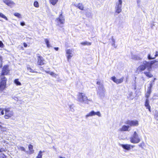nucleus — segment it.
<instances>
[{"instance_id": "nucleus-1", "label": "nucleus", "mask_w": 158, "mask_h": 158, "mask_svg": "<svg viewBox=\"0 0 158 158\" xmlns=\"http://www.w3.org/2000/svg\"><path fill=\"white\" fill-rule=\"evenodd\" d=\"M9 71L8 65H5L3 67L1 74V76H2L1 77V81L0 82V90H3L6 87L7 79L4 76L7 75Z\"/></svg>"}, {"instance_id": "nucleus-2", "label": "nucleus", "mask_w": 158, "mask_h": 158, "mask_svg": "<svg viewBox=\"0 0 158 158\" xmlns=\"http://www.w3.org/2000/svg\"><path fill=\"white\" fill-rule=\"evenodd\" d=\"M156 62H158V59L149 62L144 61L142 64L139 66V68L141 71L144 70L146 68H148L149 69H151L152 65Z\"/></svg>"}, {"instance_id": "nucleus-3", "label": "nucleus", "mask_w": 158, "mask_h": 158, "mask_svg": "<svg viewBox=\"0 0 158 158\" xmlns=\"http://www.w3.org/2000/svg\"><path fill=\"white\" fill-rule=\"evenodd\" d=\"M97 84L98 85V89H97V94L100 98H102L105 96V93L106 90L103 85L101 83L100 81H98L97 82Z\"/></svg>"}, {"instance_id": "nucleus-4", "label": "nucleus", "mask_w": 158, "mask_h": 158, "mask_svg": "<svg viewBox=\"0 0 158 158\" xmlns=\"http://www.w3.org/2000/svg\"><path fill=\"white\" fill-rule=\"evenodd\" d=\"M77 101L80 102L89 104V102L90 101L88 99L85 94L82 93H80L77 97Z\"/></svg>"}, {"instance_id": "nucleus-5", "label": "nucleus", "mask_w": 158, "mask_h": 158, "mask_svg": "<svg viewBox=\"0 0 158 158\" xmlns=\"http://www.w3.org/2000/svg\"><path fill=\"white\" fill-rule=\"evenodd\" d=\"M140 141V139L136 131H135L132 137L130 138V141L134 143H139Z\"/></svg>"}, {"instance_id": "nucleus-6", "label": "nucleus", "mask_w": 158, "mask_h": 158, "mask_svg": "<svg viewBox=\"0 0 158 158\" xmlns=\"http://www.w3.org/2000/svg\"><path fill=\"white\" fill-rule=\"evenodd\" d=\"M125 123L129 125V126H138L139 125L138 121L136 120H128L125 122Z\"/></svg>"}, {"instance_id": "nucleus-7", "label": "nucleus", "mask_w": 158, "mask_h": 158, "mask_svg": "<svg viewBox=\"0 0 158 158\" xmlns=\"http://www.w3.org/2000/svg\"><path fill=\"white\" fill-rule=\"evenodd\" d=\"M5 114L4 117L6 119H8L13 115V111H10L9 108L5 109Z\"/></svg>"}, {"instance_id": "nucleus-8", "label": "nucleus", "mask_w": 158, "mask_h": 158, "mask_svg": "<svg viewBox=\"0 0 158 158\" xmlns=\"http://www.w3.org/2000/svg\"><path fill=\"white\" fill-rule=\"evenodd\" d=\"M118 3L116 7V12L118 13H120L122 11L121 7L122 5V0H118Z\"/></svg>"}, {"instance_id": "nucleus-9", "label": "nucleus", "mask_w": 158, "mask_h": 158, "mask_svg": "<svg viewBox=\"0 0 158 158\" xmlns=\"http://www.w3.org/2000/svg\"><path fill=\"white\" fill-rule=\"evenodd\" d=\"M124 78L122 77L119 79H117L115 76L111 77V80L117 84H120L123 81Z\"/></svg>"}, {"instance_id": "nucleus-10", "label": "nucleus", "mask_w": 158, "mask_h": 158, "mask_svg": "<svg viewBox=\"0 0 158 158\" xmlns=\"http://www.w3.org/2000/svg\"><path fill=\"white\" fill-rule=\"evenodd\" d=\"M45 61L43 57L40 56H38L37 63L38 65H42L45 64Z\"/></svg>"}, {"instance_id": "nucleus-11", "label": "nucleus", "mask_w": 158, "mask_h": 158, "mask_svg": "<svg viewBox=\"0 0 158 158\" xmlns=\"http://www.w3.org/2000/svg\"><path fill=\"white\" fill-rule=\"evenodd\" d=\"M152 87V83H151L149 84V86L148 87L147 89V91L145 94V97L147 98H148L150 95L152 91L151 89Z\"/></svg>"}, {"instance_id": "nucleus-12", "label": "nucleus", "mask_w": 158, "mask_h": 158, "mask_svg": "<svg viewBox=\"0 0 158 158\" xmlns=\"http://www.w3.org/2000/svg\"><path fill=\"white\" fill-rule=\"evenodd\" d=\"M72 50L70 49H68L66 51V53L68 60L69 61V60L73 56V54L72 53Z\"/></svg>"}, {"instance_id": "nucleus-13", "label": "nucleus", "mask_w": 158, "mask_h": 158, "mask_svg": "<svg viewBox=\"0 0 158 158\" xmlns=\"http://www.w3.org/2000/svg\"><path fill=\"white\" fill-rule=\"evenodd\" d=\"M119 145L121 146L124 149L127 151L130 150L131 149V145L130 144H119Z\"/></svg>"}, {"instance_id": "nucleus-14", "label": "nucleus", "mask_w": 158, "mask_h": 158, "mask_svg": "<svg viewBox=\"0 0 158 158\" xmlns=\"http://www.w3.org/2000/svg\"><path fill=\"white\" fill-rule=\"evenodd\" d=\"M145 106L146 107L147 109H148L149 111L150 112H151V107L149 104V101L148 98H147L145 102Z\"/></svg>"}, {"instance_id": "nucleus-15", "label": "nucleus", "mask_w": 158, "mask_h": 158, "mask_svg": "<svg viewBox=\"0 0 158 158\" xmlns=\"http://www.w3.org/2000/svg\"><path fill=\"white\" fill-rule=\"evenodd\" d=\"M129 127L130 126L129 125H124L122 126V128L120 129V131H128Z\"/></svg>"}, {"instance_id": "nucleus-16", "label": "nucleus", "mask_w": 158, "mask_h": 158, "mask_svg": "<svg viewBox=\"0 0 158 158\" xmlns=\"http://www.w3.org/2000/svg\"><path fill=\"white\" fill-rule=\"evenodd\" d=\"M57 21L59 22L60 23H63L64 21V17L62 16V14H61L59 17L57 19Z\"/></svg>"}, {"instance_id": "nucleus-17", "label": "nucleus", "mask_w": 158, "mask_h": 158, "mask_svg": "<svg viewBox=\"0 0 158 158\" xmlns=\"http://www.w3.org/2000/svg\"><path fill=\"white\" fill-rule=\"evenodd\" d=\"M3 2L8 6H10L14 3L11 0H3Z\"/></svg>"}, {"instance_id": "nucleus-18", "label": "nucleus", "mask_w": 158, "mask_h": 158, "mask_svg": "<svg viewBox=\"0 0 158 158\" xmlns=\"http://www.w3.org/2000/svg\"><path fill=\"white\" fill-rule=\"evenodd\" d=\"M74 6H75L76 7H77L80 10H83V6L81 3H79L78 4H74Z\"/></svg>"}, {"instance_id": "nucleus-19", "label": "nucleus", "mask_w": 158, "mask_h": 158, "mask_svg": "<svg viewBox=\"0 0 158 158\" xmlns=\"http://www.w3.org/2000/svg\"><path fill=\"white\" fill-rule=\"evenodd\" d=\"M29 149L30 151V154H32L34 152V150H33V146L31 144H29L28 146Z\"/></svg>"}, {"instance_id": "nucleus-20", "label": "nucleus", "mask_w": 158, "mask_h": 158, "mask_svg": "<svg viewBox=\"0 0 158 158\" xmlns=\"http://www.w3.org/2000/svg\"><path fill=\"white\" fill-rule=\"evenodd\" d=\"M95 112L93 110L90 112L88 114L86 115V117L87 118L89 116H91L95 115Z\"/></svg>"}, {"instance_id": "nucleus-21", "label": "nucleus", "mask_w": 158, "mask_h": 158, "mask_svg": "<svg viewBox=\"0 0 158 158\" xmlns=\"http://www.w3.org/2000/svg\"><path fill=\"white\" fill-rule=\"evenodd\" d=\"M132 59L135 60H141L142 58L136 55H132Z\"/></svg>"}, {"instance_id": "nucleus-22", "label": "nucleus", "mask_w": 158, "mask_h": 158, "mask_svg": "<svg viewBox=\"0 0 158 158\" xmlns=\"http://www.w3.org/2000/svg\"><path fill=\"white\" fill-rule=\"evenodd\" d=\"M44 41L48 48H49L51 47V46L50 44L49 40L48 39H44Z\"/></svg>"}, {"instance_id": "nucleus-23", "label": "nucleus", "mask_w": 158, "mask_h": 158, "mask_svg": "<svg viewBox=\"0 0 158 158\" xmlns=\"http://www.w3.org/2000/svg\"><path fill=\"white\" fill-rule=\"evenodd\" d=\"M14 82L17 85H21V82L19 81L18 79H15Z\"/></svg>"}, {"instance_id": "nucleus-24", "label": "nucleus", "mask_w": 158, "mask_h": 158, "mask_svg": "<svg viewBox=\"0 0 158 158\" xmlns=\"http://www.w3.org/2000/svg\"><path fill=\"white\" fill-rule=\"evenodd\" d=\"M81 45H91V43L86 41L85 42H81Z\"/></svg>"}, {"instance_id": "nucleus-25", "label": "nucleus", "mask_w": 158, "mask_h": 158, "mask_svg": "<svg viewBox=\"0 0 158 158\" xmlns=\"http://www.w3.org/2000/svg\"><path fill=\"white\" fill-rule=\"evenodd\" d=\"M145 75L149 77H152L153 75L151 74L149 72H145L144 73Z\"/></svg>"}, {"instance_id": "nucleus-26", "label": "nucleus", "mask_w": 158, "mask_h": 158, "mask_svg": "<svg viewBox=\"0 0 158 158\" xmlns=\"http://www.w3.org/2000/svg\"><path fill=\"white\" fill-rule=\"evenodd\" d=\"M58 0H50L51 3L53 5H55L57 2Z\"/></svg>"}, {"instance_id": "nucleus-27", "label": "nucleus", "mask_w": 158, "mask_h": 158, "mask_svg": "<svg viewBox=\"0 0 158 158\" xmlns=\"http://www.w3.org/2000/svg\"><path fill=\"white\" fill-rule=\"evenodd\" d=\"M147 58L149 60H151L155 59L154 57H152L151 53H149L148 54L147 56Z\"/></svg>"}, {"instance_id": "nucleus-28", "label": "nucleus", "mask_w": 158, "mask_h": 158, "mask_svg": "<svg viewBox=\"0 0 158 158\" xmlns=\"http://www.w3.org/2000/svg\"><path fill=\"white\" fill-rule=\"evenodd\" d=\"M0 17L5 19L6 20H8L7 18L2 13L0 12Z\"/></svg>"}, {"instance_id": "nucleus-29", "label": "nucleus", "mask_w": 158, "mask_h": 158, "mask_svg": "<svg viewBox=\"0 0 158 158\" xmlns=\"http://www.w3.org/2000/svg\"><path fill=\"white\" fill-rule=\"evenodd\" d=\"M42 152L41 151H40L38 155L36 157V158H42Z\"/></svg>"}, {"instance_id": "nucleus-30", "label": "nucleus", "mask_w": 158, "mask_h": 158, "mask_svg": "<svg viewBox=\"0 0 158 158\" xmlns=\"http://www.w3.org/2000/svg\"><path fill=\"white\" fill-rule=\"evenodd\" d=\"M14 15L19 18H21V15L18 13H15L14 14Z\"/></svg>"}, {"instance_id": "nucleus-31", "label": "nucleus", "mask_w": 158, "mask_h": 158, "mask_svg": "<svg viewBox=\"0 0 158 158\" xmlns=\"http://www.w3.org/2000/svg\"><path fill=\"white\" fill-rule=\"evenodd\" d=\"M34 6L36 7H38L39 6L38 2L37 1H35L34 3Z\"/></svg>"}, {"instance_id": "nucleus-32", "label": "nucleus", "mask_w": 158, "mask_h": 158, "mask_svg": "<svg viewBox=\"0 0 158 158\" xmlns=\"http://www.w3.org/2000/svg\"><path fill=\"white\" fill-rule=\"evenodd\" d=\"M155 119L158 120V113L157 112L154 115Z\"/></svg>"}, {"instance_id": "nucleus-33", "label": "nucleus", "mask_w": 158, "mask_h": 158, "mask_svg": "<svg viewBox=\"0 0 158 158\" xmlns=\"http://www.w3.org/2000/svg\"><path fill=\"white\" fill-rule=\"evenodd\" d=\"M27 69L28 71H30V72H32V73H34L35 72L34 70H33L32 69H31V68L30 67H27Z\"/></svg>"}, {"instance_id": "nucleus-34", "label": "nucleus", "mask_w": 158, "mask_h": 158, "mask_svg": "<svg viewBox=\"0 0 158 158\" xmlns=\"http://www.w3.org/2000/svg\"><path fill=\"white\" fill-rule=\"evenodd\" d=\"M4 114V112L3 109L0 108V115H3Z\"/></svg>"}, {"instance_id": "nucleus-35", "label": "nucleus", "mask_w": 158, "mask_h": 158, "mask_svg": "<svg viewBox=\"0 0 158 158\" xmlns=\"http://www.w3.org/2000/svg\"><path fill=\"white\" fill-rule=\"evenodd\" d=\"M49 74H50L52 76L54 77H56V74H55V73L52 72H51Z\"/></svg>"}, {"instance_id": "nucleus-36", "label": "nucleus", "mask_w": 158, "mask_h": 158, "mask_svg": "<svg viewBox=\"0 0 158 158\" xmlns=\"http://www.w3.org/2000/svg\"><path fill=\"white\" fill-rule=\"evenodd\" d=\"M19 149L22 151H23L24 152L25 151V148L23 147L20 146L19 147Z\"/></svg>"}, {"instance_id": "nucleus-37", "label": "nucleus", "mask_w": 158, "mask_h": 158, "mask_svg": "<svg viewBox=\"0 0 158 158\" xmlns=\"http://www.w3.org/2000/svg\"><path fill=\"white\" fill-rule=\"evenodd\" d=\"M95 115H96L99 117L101 116V114L99 111H98L97 112H95Z\"/></svg>"}, {"instance_id": "nucleus-38", "label": "nucleus", "mask_w": 158, "mask_h": 158, "mask_svg": "<svg viewBox=\"0 0 158 158\" xmlns=\"http://www.w3.org/2000/svg\"><path fill=\"white\" fill-rule=\"evenodd\" d=\"M4 46V45L2 42L1 41H0V47L3 48Z\"/></svg>"}, {"instance_id": "nucleus-39", "label": "nucleus", "mask_w": 158, "mask_h": 158, "mask_svg": "<svg viewBox=\"0 0 158 158\" xmlns=\"http://www.w3.org/2000/svg\"><path fill=\"white\" fill-rule=\"evenodd\" d=\"M158 56V51H156L155 53V55L154 56V57L155 59L156 58V57Z\"/></svg>"}, {"instance_id": "nucleus-40", "label": "nucleus", "mask_w": 158, "mask_h": 158, "mask_svg": "<svg viewBox=\"0 0 158 158\" xmlns=\"http://www.w3.org/2000/svg\"><path fill=\"white\" fill-rule=\"evenodd\" d=\"M20 24L21 25L23 26H24L25 25V23L24 22H21Z\"/></svg>"}, {"instance_id": "nucleus-41", "label": "nucleus", "mask_w": 158, "mask_h": 158, "mask_svg": "<svg viewBox=\"0 0 158 158\" xmlns=\"http://www.w3.org/2000/svg\"><path fill=\"white\" fill-rule=\"evenodd\" d=\"M112 43L114 44L115 43V40L114 39L113 37H112Z\"/></svg>"}, {"instance_id": "nucleus-42", "label": "nucleus", "mask_w": 158, "mask_h": 158, "mask_svg": "<svg viewBox=\"0 0 158 158\" xmlns=\"http://www.w3.org/2000/svg\"><path fill=\"white\" fill-rule=\"evenodd\" d=\"M144 145V143H141L139 145V146L142 148H143V145Z\"/></svg>"}, {"instance_id": "nucleus-43", "label": "nucleus", "mask_w": 158, "mask_h": 158, "mask_svg": "<svg viewBox=\"0 0 158 158\" xmlns=\"http://www.w3.org/2000/svg\"><path fill=\"white\" fill-rule=\"evenodd\" d=\"M5 150L4 148H0V152H2L5 151Z\"/></svg>"}, {"instance_id": "nucleus-44", "label": "nucleus", "mask_w": 158, "mask_h": 158, "mask_svg": "<svg viewBox=\"0 0 158 158\" xmlns=\"http://www.w3.org/2000/svg\"><path fill=\"white\" fill-rule=\"evenodd\" d=\"M0 158H6V156L4 155H0Z\"/></svg>"}, {"instance_id": "nucleus-45", "label": "nucleus", "mask_w": 158, "mask_h": 158, "mask_svg": "<svg viewBox=\"0 0 158 158\" xmlns=\"http://www.w3.org/2000/svg\"><path fill=\"white\" fill-rule=\"evenodd\" d=\"M112 45L113 47H114L115 48H116L117 47V46L115 45V43L112 44Z\"/></svg>"}, {"instance_id": "nucleus-46", "label": "nucleus", "mask_w": 158, "mask_h": 158, "mask_svg": "<svg viewBox=\"0 0 158 158\" xmlns=\"http://www.w3.org/2000/svg\"><path fill=\"white\" fill-rule=\"evenodd\" d=\"M23 46L25 47H26L27 46V45L25 43H23Z\"/></svg>"}, {"instance_id": "nucleus-47", "label": "nucleus", "mask_w": 158, "mask_h": 158, "mask_svg": "<svg viewBox=\"0 0 158 158\" xmlns=\"http://www.w3.org/2000/svg\"><path fill=\"white\" fill-rule=\"evenodd\" d=\"M54 48L55 49V50L57 51H58L59 49L58 47H54Z\"/></svg>"}, {"instance_id": "nucleus-48", "label": "nucleus", "mask_w": 158, "mask_h": 158, "mask_svg": "<svg viewBox=\"0 0 158 158\" xmlns=\"http://www.w3.org/2000/svg\"><path fill=\"white\" fill-rule=\"evenodd\" d=\"M45 72L47 73H48L49 74H50V73L51 72H50V71H46V70H45L44 71Z\"/></svg>"}, {"instance_id": "nucleus-49", "label": "nucleus", "mask_w": 158, "mask_h": 158, "mask_svg": "<svg viewBox=\"0 0 158 158\" xmlns=\"http://www.w3.org/2000/svg\"><path fill=\"white\" fill-rule=\"evenodd\" d=\"M137 0V2L138 4H139L140 1V0Z\"/></svg>"}, {"instance_id": "nucleus-50", "label": "nucleus", "mask_w": 158, "mask_h": 158, "mask_svg": "<svg viewBox=\"0 0 158 158\" xmlns=\"http://www.w3.org/2000/svg\"><path fill=\"white\" fill-rule=\"evenodd\" d=\"M132 94H133L132 92H130L129 94L130 96H131L132 95Z\"/></svg>"}, {"instance_id": "nucleus-51", "label": "nucleus", "mask_w": 158, "mask_h": 158, "mask_svg": "<svg viewBox=\"0 0 158 158\" xmlns=\"http://www.w3.org/2000/svg\"><path fill=\"white\" fill-rule=\"evenodd\" d=\"M1 124L2 123L1 122H0V128H1L2 127Z\"/></svg>"}, {"instance_id": "nucleus-52", "label": "nucleus", "mask_w": 158, "mask_h": 158, "mask_svg": "<svg viewBox=\"0 0 158 158\" xmlns=\"http://www.w3.org/2000/svg\"><path fill=\"white\" fill-rule=\"evenodd\" d=\"M134 147V146L131 145V148H133Z\"/></svg>"}, {"instance_id": "nucleus-53", "label": "nucleus", "mask_w": 158, "mask_h": 158, "mask_svg": "<svg viewBox=\"0 0 158 158\" xmlns=\"http://www.w3.org/2000/svg\"><path fill=\"white\" fill-rule=\"evenodd\" d=\"M59 158H64V157H63L61 156H59Z\"/></svg>"}, {"instance_id": "nucleus-54", "label": "nucleus", "mask_w": 158, "mask_h": 158, "mask_svg": "<svg viewBox=\"0 0 158 158\" xmlns=\"http://www.w3.org/2000/svg\"><path fill=\"white\" fill-rule=\"evenodd\" d=\"M60 27H62V26L61 25H60Z\"/></svg>"}, {"instance_id": "nucleus-55", "label": "nucleus", "mask_w": 158, "mask_h": 158, "mask_svg": "<svg viewBox=\"0 0 158 158\" xmlns=\"http://www.w3.org/2000/svg\"><path fill=\"white\" fill-rule=\"evenodd\" d=\"M17 99H18V98H15Z\"/></svg>"}, {"instance_id": "nucleus-56", "label": "nucleus", "mask_w": 158, "mask_h": 158, "mask_svg": "<svg viewBox=\"0 0 158 158\" xmlns=\"http://www.w3.org/2000/svg\"><path fill=\"white\" fill-rule=\"evenodd\" d=\"M0 20L1 21V20Z\"/></svg>"}, {"instance_id": "nucleus-57", "label": "nucleus", "mask_w": 158, "mask_h": 158, "mask_svg": "<svg viewBox=\"0 0 158 158\" xmlns=\"http://www.w3.org/2000/svg\"><path fill=\"white\" fill-rule=\"evenodd\" d=\"M157 64H158V63Z\"/></svg>"}]
</instances>
